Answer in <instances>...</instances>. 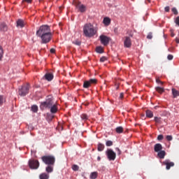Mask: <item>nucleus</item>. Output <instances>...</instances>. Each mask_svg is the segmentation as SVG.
I'll list each match as a JSON object with an SVG mask.
<instances>
[{"instance_id": "nucleus-1", "label": "nucleus", "mask_w": 179, "mask_h": 179, "mask_svg": "<svg viewBox=\"0 0 179 179\" xmlns=\"http://www.w3.org/2000/svg\"><path fill=\"white\" fill-rule=\"evenodd\" d=\"M36 36L41 38V44H48L52 38V32L51 28L48 25H42L36 31Z\"/></svg>"}, {"instance_id": "nucleus-2", "label": "nucleus", "mask_w": 179, "mask_h": 179, "mask_svg": "<svg viewBox=\"0 0 179 179\" xmlns=\"http://www.w3.org/2000/svg\"><path fill=\"white\" fill-rule=\"evenodd\" d=\"M97 33V29L90 23H87L83 27V34L85 37H93Z\"/></svg>"}, {"instance_id": "nucleus-3", "label": "nucleus", "mask_w": 179, "mask_h": 179, "mask_svg": "<svg viewBox=\"0 0 179 179\" xmlns=\"http://www.w3.org/2000/svg\"><path fill=\"white\" fill-rule=\"evenodd\" d=\"M54 104V99L51 95L48 96L45 101L41 103V110H45V108H51Z\"/></svg>"}, {"instance_id": "nucleus-4", "label": "nucleus", "mask_w": 179, "mask_h": 179, "mask_svg": "<svg viewBox=\"0 0 179 179\" xmlns=\"http://www.w3.org/2000/svg\"><path fill=\"white\" fill-rule=\"evenodd\" d=\"M41 159L42 162H43L45 164H48V166L55 164V157L54 156H43L41 157Z\"/></svg>"}, {"instance_id": "nucleus-5", "label": "nucleus", "mask_w": 179, "mask_h": 179, "mask_svg": "<svg viewBox=\"0 0 179 179\" xmlns=\"http://www.w3.org/2000/svg\"><path fill=\"white\" fill-rule=\"evenodd\" d=\"M30 90V85L27 84L19 88L18 94L21 96V97H24L27 94H29V91Z\"/></svg>"}, {"instance_id": "nucleus-6", "label": "nucleus", "mask_w": 179, "mask_h": 179, "mask_svg": "<svg viewBox=\"0 0 179 179\" xmlns=\"http://www.w3.org/2000/svg\"><path fill=\"white\" fill-rule=\"evenodd\" d=\"M29 166L30 169H32L33 170H37V169L40 167V162H38V160L30 159L29 161Z\"/></svg>"}, {"instance_id": "nucleus-7", "label": "nucleus", "mask_w": 179, "mask_h": 179, "mask_svg": "<svg viewBox=\"0 0 179 179\" xmlns=\"http://www.w3.org/2000/svg\"><path fill=\"white\" fill-rule=\"evenodd\" d=\"M106 156L108 160L114 162V160H115V157H117V154H115L113 150L108 149L106 150Z\"/></svg>"}, {"instance_id": "nucleus-8", "label": "nucleus", "mask_w": 179, "mask_h": 179, "mask_svg": "<svg viewBox=\"0 0 179 179\" xmlns=\"http://www.w3.org/2000/svg\"><path fill=\"white\" fill-rule=\"evenodd\" d=\"M99 38L103 45L107 46L110 43V38L106 35H101Z\"/></svg>"}, {"instance_id": "nucleus-9", "label": "nucleus", "mask_w": 179, "mask_h": 179, "mask_svg": "<svg viewBox=\"0 0 179 179\" xmlns=\"http://www.w3.org/2000/svg\"><path fill=\"white\" fill-rule=\"evenodd\" d=\"M163 166H166V170H170L171 167H174V162H171L170 159H166L162 162Z\"/></svg>"}, {"instance_id": "nucleus-10", "label": "nucleus", "mask_w": 179, "mask_h": 179, "mask_svg": "<svg viewBox=\"0 0 179 179\" xmlns=\"http://www.w3.org/2000/svg\"><path fill=\"white\" fill-rule=\"evenodd\" d=\"M124 45L126 48H131V45H132V41H131V37L124 36Z\"/></svg>"}, {"instance_id": "nucleus-11", "label": "nucleus", "mask_w": 179, "mask_h": 179, "mask_svg": "<svg viewBox=\"0 0 179 179\" xmlns=\"http://www.w3.org/2000/svg\"><path fill=\"white\" fill-rule=\"evenodd\" d=\"M76 6L79 9L81 13L86 12V6L83 4H80V2H76Z\"/></svg>"}, {"instance_id": "nucleus-12", "label": "nucleus", "mask_w": 179, "mask_h": 179, "mask_svg": "<svg viewBox=\"0 0 179 179\" xmlns=\"http://www.w3.org/2000/svg\"><path fill=\"white\" fill-rule=\"evenodd\" d=\"M162 149H163V146L160 143H157L154 146V150L156 152H162Z\"/></svg>"}, {"instance_id": "nucleus-13", "label": "nucleus", "mask_w": 179, "mask_h": 179, "mask_svg": "<svg viewBox=\"0 0 179 179\" xmlns=\"http://www.w3.org/2000/svg\"><path fill=\"white\" fill-rule=\"evenodd\" d=\"M0 31H8V25L5 22L0 23Z\"/></svg>"}, {"instance_id": "nucleus-14", "label": "nucleus", "mask_w": 179, "mask_h": 179, "mask_svg": "<svg viewBox=\"0 0 179 179\" xmlns=\"http://www.w3.org/2000/svg\"><path fill=\"white\" fill-rule=\"evenodd\" d=\"M50 108V113H52V114H55L58 111V108L57 107V104L53 103Z\"/></svg>"}, {"instance_id": "nucleus-15", "label": "nucleus", "mask_w": 179, "mask_h": 179, "mask_svg": "<svg viewBox=\"0 0 179 179\" xmlns=\"http://www.w3.org/2000/svg\"><path fill=\"white\" fill-rule=\"evenodd\" d=\"M45 79H46V80H48V82H51V80L54 79V76L50 73H48L45 75Z\"/></svg>"}, {"instance_id": "nucleus-16", "label": "nucleus", "mask_w": 179, "mask_h": 179, "mask_svg": "<svg viewBox=\"0 0 179 179\" xmlns=\"http://www.w3.org/2000/svg\"><path fill=\"white\" fill-rule=\"evenodd\" d=\"M103 23L105 24V26H110V24L111 23V19H110L108 17H104Z\"/></svg>"}, {"instance_id": "nucleus-17", "label": "nucleus", "mask_w": 179, "mask_h": 179, "mask_svg": "<svg viewBox=\"0 0 179 179\" xmlns=\"http://www.w3.org/2000/svg\"><path fill=\"white\" fill-rule=\"evenodd\" d=\"M24 24H25V23H24V21L23 20L20 19V20H17V27L23 28Z\"/></svg>"}, {"instance_id": "nucleus-18", "label": "nucleus", "mask_w": 179, "mask_h": 179, "mask_svg": "<svg viewBox=\"0 0 179 179\" xmlns=\"http://www.w3.org/2000/svg\"><path fill=\"white\" fill-rule=\"evenodd\" d=\"M172 94L173 96V99H176V97H178L179 96V91L175 88H172Z\"/></svg>"}, {"instance_id": "nucleus-19", "label": "nucleus", "mask_w": 179, "mask_h": 179, "mask_svg": "<svg viewBox=\"0 0 179 179\" xmlns=\"http://www.w3.org/2000/svg\"><path fill=\"white\" fill-rule=\"evenodd\" d=\"M54 165H48V166L46 167L45 170L47 173H52V171H54Z\"/></svg>"}, {"instance_id": "nucleus-20", "label": "nucleus", "mask_w": 179, "mask_h": 179, "mask_svg": "<svg viewBox=\"0 0 179 179\" xmlns=\"http://www.w3.org/2000/svg\"><path fill=\"white\" fill-rule=\"evenodd\" d=\"M39 178L40 179H48V178H50V175H48V173H43L39 176Z\"/></svg>"}, {"instance_id": "nucleus-21", "label": "nucleus", "mask_w": 179, "mask_h": 179, "mask_svg": "<svg viewBox=\"0 0 179 179\" xmlns=\"http://www.w3.org/2000/svg\"><path fill=\"white\" fill-rule=\"evenodd\" d=\"M166 156V151L164 150H161L158 152V157L159 159H163Z\"/></svg>"}, {"instance_id": "nucleus-22", "label": "nucleus", "mask_w": 179, "mask_h": 179, "mask_svg": "<svg viewBox=\"0 0 179 179\" xmlns=\"http://www.w3.org/2000/svg\"><path fill=\"white\" fill-rule=\"evenodd\" d=\"M96 52H98V54H103L104 52V49H103V47L98 46L96 48Z\"/></svg>"}, {"instance_id": "nucleus-23", "label": "nucleus", "mask_w": 179, "mask_h": 179, "mask_svg": "<svg viewBox=\"0 0 179 179\" xmlns=\"http://www.w3.org/2000/svg\"><path fill=\"white\" fill-rule=\"evenodd\" d=\"M91 84L89 80L85 81L83 83V87L84 89H89V87H90Z\"/></svg>"}, {"instance_id": "nucleus-24", "label": "nucleus", "mask_w": 179, "mask_h": 179, "mask_svg": "<svg viewBox=\"0 0 179 179\" xmlns=\"http://www.w3.org/2000/svg\"><path fill=\"white\" fill-rule=\"evenodd\" d=\"M155 90H156V92L159 93V94H162V93H164V87H156Z\"/></svg>"}, {"instance_id": "nucleus-25", "label": "nucleus", "mask_w": 179, "mask_h": 179, "mask_svg": "<svg viewBox=\"0 0 179 179\" xmlns=\"http://www.w3.org/2000/svg\"><path fill=\"white\" fill-rule=\"evenodd\" d=\"M146 117L148 118H153V112L150 110H146Z\"/></svg>"}, {"instance_id": "nucleus-26", "label": "nucleus", "mask_w": 179, "mask_h": 179, "mask_svg": "<svg viewBox=\"0 0 179 179\" xmlns=\"http://www.w3.org/2000/svg\"><path fill=\"white\" fill-rule=\"evenodd\" d=\"M5 101H6L5 96H3V95H0V107H1V106L3 105Z\"/></svg>"}, {"instance_id": "nucleus-27", "label": "nucleus", "mask_w": 179, "mask_h": 179, "mask_svg": "<svg viewBox=\"0 0 179 179\" xmlns=\"http://www.w3.org/2000/svg\"><path fill=\"white\" fill-rule=\"evenodd\" d=\"M98 151L99 152H103L104 150V145L103 143H99L98 144Z\"/></svg>"}, {"instance_id": "nucleus-28", "label": "nucleus", "mask_w": 179, "mask_h": 179, "mask_svg": "<svg viewBox=\"0 0 179 179\" xmlns=\"http://www.w3.org/2000/svg\"><path fill=\"white\" fill-rule=\"evenodd\" d=\"M116 132L117 134H122L124 132V128L122 127H117L116 128Z\"/></svg>"}, {"instance_id": "nucleus-29", "label": "nucleus", "mask_w": 179, "mask_h": 179, "mask_svg": "<svg viewBox=\"0 0 179 179\" xmlns=\"http://www.w3.org/2000/svg\"><path fill=\"white\" fill-rule=\"evenodd\" d=\"M98 173L97 172H92L90 174V178L91 179H96L97 178Z\"/></svg>"}, {"instance_id": "nucleus-30", "label": "nucleus", "mask_w": 179, "mask_h": 179, "mask_svg": "<svg viewBox=\"0 0 179 179\" xmlns=\"http://www.w3.org/2000/svg\"><path fill=\"white\" fill-rule=\"evenodd\" d=\"M31 111H33V113H37V111H38V106H37L36 105L32 106Z\"/></svg>"}, {"instance_id": "nucleus-31", "label": "nucleus", "mask_w": 179, "mask_h": 179, "mask_svg": "<svg viewBox=\"0 0 179 179\" xmlns=\"http://www.w3.org/2000/svg\"><path fill=\"white\" fill-rule=\"evenodd\" d=\"M80 117L83 121H87V120H89V117L86 114H82Z\"/></svg>"}, {"instance_id": "nucleus-32", "label": "nucleus", "mask_w": 179, "mask_h": 179, "mask_svg": "<svg viewBox=\"0 0 179 179\" xmlns=\"http://www.w3.org/2000/svg\"><path fill=\"white\" fill-rule=\"evenodd\" d=\"M90 84L92 85H96V83H97V80L96 78H92V79H90Z\"/></svg>"}, {"instance_id": "nucleus-33", "label": "nucleus", "mask_w": 179, "mask_h": 179, "mask_svg": "<svg viewBox=\"0 0 179 179\" xmlns=\"http://www.w3.org/2000/svg\"><path fill=\"white\" fill-rule=\"evenodd\" d=\"M3 57V49L2 48V46H0V61L2 60Z\"/></svg>"}, {"instance_id": "nucleus-34", "label": "nucleus", "mask_w": 179, "mask_h": 179, "mask_svg": "<svg viewBox=\"0 0 179 179\" xmlns=\"http://www.w3.org/2000/svg\"><path fill=\"white\" fill-rule=\"evenodd\" d=\"M72 170H73V171H79V166H78L76 164H73L72 166Z\"/></svg>"}, {"instance_id": "nucleus-35", "label": "nucleus", "mask_w": 179, "mask_h": 179, "mask_svg": "<svg viewBox=\"0 0 179 179\" xmlns=\"http://www.w3.org/2000/svg\"><path fill=\"white\" fill-rule=\"evenodd\" d=\"M154 120L157 124H160L162 122V117H155Z\"/></svg>"}, {"instance_id": "nucleus-36", "label": "nucleus", "mask_w": 179, "mask_h": 179, "mask_svg": "<svg viewBox=\"0 0 179 179\" xmlns=\"http://www.w3.org/2000/svg\"><path fill=\"white\" fill-rule=\"evenodd\" d=\"M73 44H75V45H80L82 42H80L79 40H76L73 41Z\"/></svg>"}, {"instance_id": "nucleus-37", "label": "nucleus", "mask_w": 179, "mask_h": 179, "mask_svg": "<svg viewBox=\"0 0 179 179\" xmlns=\"http://www.w3.org/2000/svg\"><path fill=\"white\" fill-rule=\"evenodd\" d=\"M156 82L157 83H159L161 86H163L164 83L162 81L160 80V78H156Z\"/></svg>"}, {"instance_id": "nucleus-38", "label": "nucleus", "mask_w": 179, "mask_h": 179, "mask_svg": "<svg viewBox=\"0 0 179 179\" xmlns=\"http://www.w3.org/2000/svg\"><path fill=\"white\" fill-rule=\"evenodd\" d=\"M172 12L174 13V15H178V11L177 10V8H172Z\"/></svg>"}, {"instance_id": "nucleus-39", "label": "nucleus", "mask_w": 179, "mask_h": 179, "mask_svg": "<svg viewBox=\"0 0 179 179\" xmlns=\"http://www.w3.org/2000/svg\"><path fill=\"white\" fill-rule=\"evenodd\" d=\"M106 146H113V141H106Z\"/></svg>"}, {"instance_id": "nucleus-40", "label": "nucleus", "mask_w": 179, "mask_h": 179, "mask_svg": "<svg viewBox=\"0 0 179 179\" xmlns=\"http://www.w3.org/2000/svg\"><path fill=\"white\" fill-rule=\"evenodd\" d=\"M147 38H148V40H152V38H153V36L152 35V33H149L148 34Z\"/></svg>"}, {"instance_id": "nucleus-41", "label": "nucleus", "mask_w": 179, "mask_h": 179, "mask_svg": "<svg viewBox=\"0 0 179 179\" xmlns=\"http://www.w3.org/2000/svg\"><path fill=\"white\" fill-rule=\"evenodd\" d=\"M105 61H107V57H102L100 58V62H105Z\"/></svg>"}, {"instance_id": "nucleus-42", "label": "nucleus", "mask_w": 179, "mask_h": 179, "mask_svg": "<svg viewBox=\"0 0 179 179\" xmlns=\"http://www.w3.org/2000/svg\"><path fill=\"white\" fill-rule=\"evenodd\" d=\"M163 138H164V136H163V135H159L158 136H157V139H158V141H163Z\"/></svg>"}, {"instance_id": "nucleus-43", "label": "nucleus", "mask_w": 179, "mask_h": 179, "mask_svg": "<svg viewBox=\"0 0 179 179\" xmlns=\"http://www.w3.org/2000/svg\"><path fill=\"white\" fill-rule=\"evenodd\" d=\"M173 55H169L168 57H167V59L169 61H171V59H173Z\"/></svg>"}, {"instance_id": "nucleus-44", "label": "nucleus", "mask_w": 179, "mask_h": 179, "mask_svg": "<svg viewBox=\"0 0 179 179\" xmlns=\"http://www.w3.org/2000/svg\"><path fill=\"white\" fill-rule=\"evenodd\" d=\"M166 139L168 141H173V136H166Z\"/></svg>"}, {"instance_id": "nucleus-45", "label": "nucleus", "mask_w": 179, "mask_h": 179, "mask_svg": "<svg viewBox=\"0 0 179 179\" xmlns=\"http://www.w3.org/2000/svg\"><path fill=\"white\" fill-rule=\"evenodd\" d=\"M175 23L176 24H178V26H179V17H177L176 20H175Z\"/></svg>"}, {"instance_id": "nucleus-46", "label": "nucleus", "mask_w": 179, "mask_h": 179, "mask_svg": "<svg viewBox=\"0 0 179 179\" xmlns=\"http://www.w3.org/2000/svg\"><path fill=\"white\" fill-rule=\"evenodd\" d=\"M164 10L165 12H170V7L169 6L165 7Z\"/></svg>"}, {"instance_id": "nucleus-47", "label": "nucleus", "mask_w": 179, "mask_h": 179, "mask_svg": "<svg viewBox=\"0 0 179 179\" xmlns=\"http://www.w3.org/2000/svg\"><path fill=\"white\" fill-rule=\"evenodd\" d=\"M50 52H51V54H55V49L51 48L50 49Z\"/></svg>"}, {"instance_id": "nucleus-48", "label": "nucleus", "mask_w": 179, "mask_h": 179, "mask_svg": "<svg viewBox=\"0 0 179 179\" xmlns=\"http://www.w3.org/2000/svg\"><path fill=\"white\" fill-rule=\"evenodd\" d=\"M116 150L117 152V155H121V150H120V148H117Z\"/></svg>"}, {"instance_id": "nucleus-49", "label": "nucleus", "mask_w": 179, "mask_h": 179, "mask_svg": "<svg viewBox=\"0 0 179 179\" xmlns=\"http://www.w3.org/2000/svg\"><path fill=\"white\" fill-rule=\"evenodd\" d=\"M25 2H27V3H31L33 0H24Z\"/></svg>"}, {"instance_id": "nucleus-50", "label": "nucleus", "mask_w": 179, "mask_h": 179, "mask_svg": "<svg viewBox=\"0 0 179 179\" xmlns=\"http://www.w3.org/2000/svg\"><path fill=\"white\" fill-rule=\"evenodd\" d=\"M120 99H124V93H120Z\"/></svg>"}, {"instance_id": "nucleus-51", "label": "nucleus", "mask_w": 179, "mask_h": 179, "mask_svg": "<svg viewBox=\"0 0 179 179\" xmlns=\"http://www.w3.org/2000/svg\"><path fill=\"white\" fill-rule=\"evenodd\" d=\"M171 37H174L175 36L174 32L173 31H171Z\"/></svg>"}, {"instance_id": "nucleus-52", "label": "nucleus", "mask_w": 179, "mask_h": 179, "mask_svg": "<svg viewBox=\"0 0 179 179\" xmlns=\"http://www.w3.org/2000/svg\"><path fill=\"white\" fill-rule=\"evenodd\" d=\"M176 43H177L178 44H179V38H176Z\"/></svg>"}, {"instance_id": "nucleus-53", "label": "nucleus", "mask_w": 179, "mask_h": 179, "mask_svg": "<svg viewBox=\"0 0 179 179\" xmlns=\"http://www.w3.org/2000/svg\"><path fill=\"white\" fill-rule=\"evenodd\" d=\"M97 160H98V162H100V160H101V157H97Z\"/></svg>"}, {"instance_id": "nucleus-54", "label": "nucleus", "mask_w": 179, "mask_h": 179, "mask_svg": "<svg viewBox=\"0 0 179 179\" xmlns=\"http://www.w3.org/2000/svg\"><path fill=\"white\" fill-rule=\"evenodd\" d=\"M148 2H150V0H148Z\"/></svg>"}, {"instance_id": "nucleus-55", "label": "nucleus", "mask_w": 179, "mask_h": 179, "mask_svg": "<svg viewBox=\"0 0 179 179\" xmlns=\"http://www.w3.org/2000/svg\"><path fill=\"white\" fill-rule=\"evenodd\" d=\"M117 89H118V87H117Z\"/></svg>"}]
</instances>
